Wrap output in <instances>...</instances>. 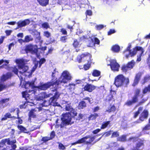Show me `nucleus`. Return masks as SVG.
Here are the masks:
<instances>
[{
	"label": "nucleus",
	"mask_w": 150,
	"mask_h": 150,
	"mask_svg": "<svg viewBox=\"0 0 150 150\" xmlns=\"http://www.w3.org/2000/svg\"><path fill=\"white\" fill-rule=\"evenodd\" d=\"M60 32L62 33V34L64 35H67V34L66 30L64 28H62L60 29Z\"/></svg>",
	"instance_id": "58"
},
{
	"label": "nucleus",
	"mask_w": 150,
	"mask_h": 150,
	"mask_svg": "<svg viewBox=\"0 0 150 150\" xmlns=\"http://www.w3.org/2000/svg\"><path fill=\"white\" fill-rule=\"evenodd\" d=\"M22 94L23 97L25 98L26 100V103H30V104H28L30 106H33L35 105L34 103L33 102L32 99H31L30 97V95L28 94L27 91L22 92Z\"/></svg>",
	"instance_id": "12"
},
{
	"label": "nucleus",
	"mask_w": 150,
	"mask_h": 150,
	"mask_svg": "<svg viewBox=\"0 0 150 150\" xmlns=\"http://www.w3.org/2000/svg\"><path fill=\"white\" fill-rule=\"evenodd\" d=\"M27 61L23 59H17L16 60V62L18 64L19 73L23 74L24 73L30 74V72L28 71L29 67L28 66L25 65V62Z\"/></svg>",
	"instance_id": "3"
},
{
	"label": "nucleus",
	"mask_w": 150,
	"mask_h": 150,
	"mask_svg": "<svg viewBox=\"0 0 150 150\" xmlns=\"http://www.w3.org/2000/svg\"><path fill=\"white\" fill-rule=\"evenodd\" d=\"M116 94V92L115 91H112V90H110V93L108 95L106 98V100H108L109 103L112 100L113 101L115 102V100L114 99L113 95H115Z\"/></svg>",
	"instance_id": "19"
},
{
	"label": "nucleus",
	"mask_w": 150,
	"mask_h": 150,
	"mask_svg": "<svg viewBox=\"0 0 150 150\" xmlns=\"http://www.w3.org/2000/svg\"><path fill=\"white\" fill-rule=\"evenodd\" d=\"M25 50L26 52H29L32 54L37 55L38 52V49L36 45L30 44L26 46Z\"/></svg>",
	"instance_id": "11"
},
{
	"label": "nucleus",
	"mask_w": 150,
	"mask_h": 150,
	"mask_svg": "<svg viewBox=\"0 0 150 150\" xmlns=\"http://www.w3.org/2000/svg\"><path fill=\"white\" fill-rule=\"evenodd\" d=\"M148 116L149 112L148 110L144 109L140 114L139 120L141 122H143L148 118Z\"/></svg>",
	"instance_id": "15"
},
{
	"label": "nucleus",
	"mask_w": 150,
	"mask_h": 150,
	"mask_svg": "<svg viewBox=\"0 0 150 150\" xmlns=\"http://www.w3.org/2000/svg\"><path fill=\"white\" fill-rule=\"evenodd\" d=\"M80 81L79 83L82 87V89L84 91L91 92L96 88V86L93 85L84 81Z\"/></svg>",
	"instance_id": "8"
},
{
	"label": "nucleus",
	"mask_w": 150,
	"mask_h": 150,
	"mask_svg": "<svg viewBox=\"0 0 150 150\" xmlns=\"http://www.w3.org/2000/svg\"><path fill=\"white\" fill-rule=\"evenodd\" d=\"M46 62V59L45 58H42L40 59L39 61V67H40L42 64L45 63Z\"/></svg>",
	"instance_id": "51"
},
{
	"label": "nucleus",
	"mask_w": 150,
	"mask_h": 150,
	"mask_svg": "<svg viewBox=\"0 0 150 150\" xmlns=\"http://www.w3.org/2000/svg\"><path fill=\"white\" fill-rule=\"evenodd\" d=\"M55 135V132L54 131H52L50 134V137H49L50 139H52L53 138H54Z\"/></svg>",
	"instance_id": "57"
},
{
	"label": "nucleus",
	"mask_w": 150,
	"mask_h": 150,
	"mask_svg": "<svg viewBox=\"0 0 150 150\" xmlns=\"http://www.w3.org/2000/svg\"><path fill=\"white\" fill-rule=\"evenodd\" d=\"M113 132V131L110 130L108 132H104L103 134L102 135V137H103V135L105 134V137H107L109 136L112 132Z\"/></svg>",
	"instance_id": "52"
},
{
	"label": "nucleus",
	"mask_w": 150,
	"mask_h": 150,
	"mask_svg": "<svg viewBox=\"0 0 150 150\" xmlns=\"http://www.w3.org/2000/svg\"><path fill=\"white\" fill-rule=\"evenodd\" d=\"M110 121H108L104 122L102 124L100 127L101 129H103L106 128L110 123Z\"/></svg>",
	"instance_id": "31"
},
{
	"label": "nucleus",
	"mask_w": 150,
	"mask_h": 150,
	"mask_svg": "<svg viewBox=\"0 0 150 150\" xmlns=\"http://www.w3.org/2000/svg\"><path fill=\"white\" fill-rule=\"evenodd\" d=\"M91 61L88 62L87 63L84 64L83 65V69L85 70H88L91 67Z\"/></svg>",
	"instance_id": "37"
},
{
	"label": "nucleus",
	"mask_w": 150,
	"mask_h": 150,
	"mask_svg": "<svg viewBox=\"0 0 150 150\" xmlns=\"http://www.w3.org/2000/svg\"><path fill=\"white\" fill-rule=\"evenodd\" d=\"M116 110L117 108L114 104L112 105L111 104H110L108 108V109L106 110V112L109 113H114L116 112Z\"/></svg>",
	"instance_id": "22"
},
{
	"label": "nucleus",
	"mask_w": 150,
	"mask_h": 150,
	"mask_svg": "<svg viewBox=\"0 0 150 150\" xmlns=\"http://www.w3.org/2000/svg\"><path fill=\"white\" fill-rule=\"evenodd\" d=\"M8 87L9 86H7L4 83H0V92L8 88Z\"/></svg>",
	"instance_id": "38"
},
{
	"label": "nucleus",
	"mask_w": 150,
	"mask_h": 150,
	"mask_svg": "<svg viewBox=\"0 0 150 150\" xmlns=\"http://www.w3.org/2000/svg\"><path fill=\"white\" fill-rule=\"evenodd\" d=\"M149 80H150V75L149 74L146 75L143 79V84H145Z\"/></svg>",
	"instance_id": "36"
},
{
	"label": "nucleus",
	"mask_w": 150,
	"mask_h": 150,
	"mask_svg": "<svg viewBox=\"0 0 150 150\" xmlns=\"http://www.w3.org/2000/svg\"><path fill=\"white\" fill-rule=\"evenodd\" d=\"M37 110L35 109H31L28 114V120L31 121L32 118H35L36 117V114L35 113Z\"/></svg>",
	"instance_id": "20"
},
{
	"label": "nucleus",
	"mask_w": 150,
	"mask_h": 150,
	"mask_svg": "<svg viewBox=\"0 0 150 150\" xmlns=\"http://www.w3.org/2000/svg\"><path fill=\"white\" fill-rule=\"evenodd\" d=\"M49 0H37L39 4L42 6H45L49 4Z\"/></svg>",
	"instance_id": "26"
},
{
	"label": "nucleus",
	"mask_w": 150,
	"mask_h": 150,
	"mask_svg": "<svg viewBox=\"0 0 150 150\" xmlns=\"http://www.w3.org/2000/svg\"><path fill=\"white\" fill-rule=\"evenodd\" d=\"M59 149L60 150H64L66 148L63 144L61 143H59L58 145Z\"/></svg>",
	"instance_id": "55"
},
{
	"label": "nucleus",
	"mask_w": 150,
	"mask_h": 150,
	"mask_svg": "<svg viewBox=\"0 0 150 150\" xmlns=\"http://www.w3.org/2000/svg\"><path fill=\"white\" fill-rule=\"evenodd\" d=\"M109 65L112 70L114 71H118L120 65L115 60L112 59L110 60Z\"/></svg>",
	"instance_id": "13"
},
{
	"label": "nucleus",
	"mask_w": 150,
	"mask_h": 150,
	"mask_svg": "<svg viewBox=\"0 0 150 150\" xmlns=\"http://www.w3.org/2000/svg\"><path fill=\"white\" fill-rule=\"evenodd\" d=\"M143 108L142 107H140L138 108L137 110L134 113L133 115V117L134 118H136L137 117L140 113V112L142 110Z\"/></svg>",
	"instance_id": "32"
},
{
	"label": "nucleus",
	"mask_w": 150,
	"mask_h": 150,
	"mask_svg": "<svg viewBox=\"0 0 150 150\" xmlns=\"http://www.w3.org/2000/svg\"><path fill=\"white\" fill-rule=\"evenodd\" d=\"M17 127L21 132L27 133L28 132L27 129L21 125H18L17 126Z\"/></svg>",
	"instance_id": "34"
},
{
	"label": "nucleus",
	"mask_w": 150,
	"mask_h": 150,
	"mask_svg": "<svg viewBox=\"0 0 150 150\" xmlns=\"http://www.w3.org/2000/svg\"><path fill=\"white\" fill-rule=\"evenodd\" d=\"M16 139L11 141L10 138L2 139L0 142V150H16Z\"/></svg>",
	"instance_id": "1"
},
{
	"label": "nucleus",
	"mask_w": 150,
	"mask_h": 150,
	"mask_svg": "<svg viewBox=\"0 0 150 150\" xmlns=\"http://www.w3.org/2000/svg\"><path fill=\"white\" fill-rule=\"evenodd\" d=\"M100 71L96 69L93 70L92 73V75L94 77H98L100 76Z\"/></svg>",
	"instance_id": "30"
},
{
	"label": "nucleus",
	"mask_w": 150,
	"mask_h": 150,
	"mask_svg": "<svg viewBox=\"0 0 150 150\" xmlns=\"http://www.w3.org/2000/svg\"><path fill=\"white\" fill-rule=\"evenodd\" d=\"M73 108L71 105V103H68L66 105L65 109L67 111H70Z\"/></svg>",
	"instance_id": "50"
},
{
	"label": "nucleus",
	"mask_w": 150,
	"mask_h": 150,
	"mask_svg": "<svg viewBox=\"0 0 150 150\" xmlns=\"http://www.w3.org/2000/svg\"><path fill=\"white\" fill-rule=\"evenodd\" d=\"M121 70L122 72L126 73L128 70H129V68L126 65H122L121 67Z\"/></svg>",
	"instance_id": "43"
},
{
	"label": "nucleus",
	"mask_w": 150,
	"mask_h": 150,
	"mask_svg": "<svg viewBox=\"0 0 150 150\" xmlns=\"http://www.w3.org/2000/svg\"><path fill=\"white\" fill-rule=\"evenodd\" d=\"M67 39V38L66 36H62L60 38V40L63 42H65L66 40Z\"/></svg>",
	"instance_id": "59"
},
{
	"label": "nucleus",
	"mask_w": 150,
	"mask_h": 150,
	"mask_svg": "<svg viewBox=\"0 0 150 150\" xmlns=\"http://www.w3.org/2000/svg\"><path fill=\"white\" fill-rule=\"evenodd\" d=\"M134 48L135 49V50H136V52L137 51H141V52L140 54H143L144 52V50L141 47L137 46L134 47Z\"/></svg>",
	"instance_id": "42"
},
{
	"label": "nucleus",
	"mask_w": 150,
	"mask_h": 150,
	"mask_svg": "<svg viewBox=\"0 0 150 150\" xmlns=\"http://www.w3.org/2000/svg\"><path fill=\"white\" fill-rule=\"evenodd\" d=\"M129 83V79L128 78H125L121 74L117 75L115 78L114 83L117 87L124 86L127 87Z\"/></svg>",
	"instance_id": "2"
},
{
	"label": "nucleus",
	"mask_w": 150,
	"mask_h": 150,
	"mask_svg": "<svg viewBox=\"0 0 150 150\" xmlns=\"http://www.w3.org/2000/svg\"><path fill=\"white\" fill-rule=\"evenodd\" d=\"M98 116V114L96 113H94L93 114H91L88 117V120H95Z\"/></svg>",
	"instance_id": "33"
},
{
	"label": "nucleus",
	"mask_w": 150,
	"mask_h": 150,
	"mask_svg": "<svg viewBox=\"0 0 150 150\" xmlns=\"http://www.w3.org/2000/svg\"><path fill=\"white\" fill-rule=\"evenodd\" d=\"M95 138V136L91 137L89 141H84V140L83 138L82 137L81 139L78 140L77 141L78 144L85 143L86 144L88 145L91 144V142L94 140Z\"/></svg>",
	"instance_id": "18"
},
{
	"label": "nucleus",
	"mask_w": 150,
	"mask_h": 150,
	"mask_svg": "<svg viewBox=\"0 0 150 150\" xmlns=\"http://www.w3.org/2000/svg\"><path fill=\"white\" fill-rule=\"evenodd\" d=\"M34 83L35 81H32L31 82L28 81L25 83L24 86L25 89H28L31 88L32 89L31 91L29 90V92H30L31 91H33V89H34V88H36V86H34Z\"/></svg>",
	"instance_id": "17"
},
{
	"label": "nucleus",
	"mask_w": 150,
	"mask_h": 150,
	"mask_svg": "<svg viewBox=\"0 0 150 150\" xmlns=\"http://www.w3.org/2000/svg\"><path fill=\"white\" fill-rule=\"evenodd\" d=\"M86 107V103L83 100L81 101L79 103L78 106V108L80 110L83 109Z\"/></svg>",
	"instance_id": "27"
},
{
	"label": "nucleus",
	"mask_w": 150,
	"mask_h": 150,
	"mask_svg": "<svg viewBox=\"0 0 150 150\" xmlns=\"http://www.w3.org/2000/svg\"><path fill=\"white\" fill-rule=\"evenodd\" d=\"M62 117L61 120L62 122L60 125L61 128L64 127L65 126L74 123V122L71 121L72 116L69 113H65L62 115Z\"/></svg>",
	"instance_id": "5"
},
{
	"label": "nucleus",
	"mask_w": 150,
	"mask_h": 150,
	"mask_svg": "<svg viewBox=\"0 0 150 150\" xmlns=\"http://www.w3.org/2000/svg\"><path fill=\"white\" fill-rule=\"evenodd\" d=\"M5 63L3 64L1 67H0L1 68H6L8 65V64L9 62V60H4L3 59H1L0 60V65L2 64L3 63Z\"/></svg>",
	"instance_id": "23"
},
{
	"label": "nucleus",
	"mask_w": 150,
	"mask_h": 150,
	"mask_svg": "<svg viewBox=\"0 0 150 150\" xmlns=\"http://www.w3.org/2000/svg\"><path fill=\"white\" fill-rule=\"evenodd\" d=\"M100 41L96 37H95L94 38V44H97L99 45L100 44Z\"/></svg>",
	"instance_id": "60"
},
{
	"label": "nucleus",
	"mask_w": 150,
	"mask_h": 150,
	"mask_svg": "<svg viewBox=\"0 0 150 150\" xmlns=\"http://www.w3.org/2000/svg\"><path fill=\"white\" fill-rule=\"evenodd\" d=\"M137 53L136 50H135L134 48L132 49V50H130L129 52V54L125 55V57L126 58H128L129 56L131 57H133Z\"/></svg>",
	"instance_id": "28"
},
{
	"label": "nucleus",
	"mask_w": 150,
	"mask_h": 150,
	"mask_svg": "<svg viewBox=\"0 0 150 150\" xmlns=\"http://www.w3.org/2000/svg\"><path fill=\"white\" fill-rule=\"evenodd\" d=\"M11 71L13 72L16 75H18V73L19 72L18 69L17 68L16 66H14L11 68Z\"/></svg>",
	"instance_id": "41"
},
{
	"label": "nucleus",
	"mask_w": 150,
	"mask_h": 150,
	"mask_svg": "<svg viewBox=\"0 0 150 150\" xmlns=\"http://www.w3.org/2000/svg\"><path fill=\"white\" fill-rule=\"evenodd\" d=\"M85 14L86 16H91L92 15V13L91 10H88L86 11Z\"/></svg>",
	"instance_id": "62"
},
{
	"label": "nucleus",
	"mask_w": 150,
	"mask_h": 150,
	"mask_svg": "<svg viewBox=\"0 0 150 150\" xmlns=\"http://www.w3.org/2000/svg\"><path fill=\"white\" fill-rule=\"evenodd\" d=\"M51 140L49 137H43L42 139V141H43L44 142H46L49 140Z\"/></svg>",
	"instance_id": "56"
},
{
	"label": "nucleus",
	"mask_w": 150,
	"mask_h": 150,
	"mask_svg": "<svg viewBox=\"0 0 150 150\" xmlns=\"http://www.w3.org/2000/svg\"><path fill=\"white\" fill-rule=\"evenodd\" d=\"M118 140L121 142H124L126 141V136L122 135L119 137Z\"/></svg>",
	"instance_id": "48"
},
{
	"label": "nucleus",
	"mask_w": 150,
	"mask_h": 150,
	"mask_svg": "<svg viewBox=\"0 0 150 150\" xmlns=\"http://www.w3.org/2000/svg\"><path fill=\"white\" fill-rule=\"evenodd\" d=\"M54 86V89L52 90L53 94L52 96L51 97L49 100L50 103H53L59 99L60 95V93L57 91V89L59 88V85L57 84H55Z\"/></svg>",
	"instance_id": "9"
},
{
	"label": "nucleus",
	"mask_w": 150,
	"mask_h": 150,
	"mask_svg": "<svg viewBox=\"0 0 150 150\" xmlns=\"http://www.w3.org/2000/svg\"><path fill=\"white\" fill-rule=\"evenodd\" d=\"M150 130V124H148L146 125L142 129V131H146Z\"/></svg>",
	"instance_id": "46"
},
{
	"label": "nucleus",
	"mask_w": 150,
	"mask_h": 150,
	"mask_svg": "<svg viewBox=\"0 0 150 150\" xmlns=\"http://www.w3.org/2000/svg\"><path fill=\"white\" fill-rule=\"evenodd\" d=\"M135 62L134 60H132L131 61L129 62L127 64L129 70H130L133 68L134 67Z\"/></svg>",
	"instance_id": "29"
},
{
	"label": "nucleus",
	"mask_w": 150,
	"mask_h": 150,
	"mask_svg": "<svg viewBox=\"0 0 150 150\" xmlns=\"http://www.w3.org/2000/svg\"><path fill=\"white\" fill-rule=\"evenodd\" d=\"M54 72H52V77H53L55 81H57L58 84L57 85H59L62 83H67V82L71 79L72 77L70 74H69V72L67 71H64L62 73V79L61 81L58 79L57 78L54 77Z\"/></svg>",
	"instance_id": "4"
},
{
	"label": "nucleus",
	"mask_w": 150,
	"mask_h": 150,
	"mask_svg": "<svg viewBox=\"0 0 150 150\" xmlns=\"http://www.w3.org/2000/svg\"><path fill=\"white\" fill-rule=\"evenodd\" d=\"M38 63H35L34 64V66L33 67L32 69L31 70V72L30 73V74H28V75L29 76L30 75H31L33 72H34L36 69L38 67Z\"/></svg>",
	"instance_id": "44"
},
{
	"label": "nucleus",
	"mask_w": 150,
	"mask_h": 150,
	"mask_svg": "<svg viewBox=\"0 0 150 150\" xmlns=\"http://www.w3.org/2000/svg\"><path fill=\"white\" fill-rule=\"evenodd\" d=\"M19 111L18 110L17 112V117H16V119H18V122L19 124H21L22 123L23 121L22 120L21 118L20 117H19Z\"/></svg>",
	"instance_id": "45"
},
{
	"label": "nucleus",
	"mask_w": 150,
	"mask_h": 150,
	"mask_svg": "<svg viewBox=\"0 0 150 150\" xmlns=\"http://www.w3.org/2000/svg\"><path fill=\"white\" fill-rule=\"evenodd\" d=\"M33 40V38L31 37V35H26L25 36L24 38V42H28L30 41H32Z\"/></svg>",
	"instance_id": "40"
},
{
	"label": "nucleus",
	"mask_w": 150,
	"mask_h": 150,
	"mask_svg": "<svg viewBox=\"0 0 150 150\" xmlns=\"http://www.w3.org/2000/svg\"><path fill=\"white\" fill-rule=\"evenodd\" d=\"M70 111V112L71 113H72V116H73L74 117L77 115V113L76 110H75V109L73 108Z\"/></svg>",
	"instance_id": "53"
},
{
	"label": "nucleus",
	"mask_w": 150,
	"mask_h": 150,
	"mask_svg": "<svg viewBox=\"0 0 150 150\" xmlns=\"http://www.w3.org/2000/svg\"><path fill=\"white\" fill-rule=\"evenodd\" d=\"M42 26L43 28H45L46 29L49 28V26L48 23L46 22L42 24Z\"/></svg>",
	"instance_id": "63"
},
{
	"label": "nucleus",
	"mask_w": 150,
	"mask_h": 150,
	"mask_svg": "<svg viewBox=\"0 0 150 150\" xmlns=\"http://www.w3.org/2000/svg\"><path fill=\"white\" fill-rule=\"evenodd\" d=\"M43 35L44 36L47 38H49L51 35V33L48 31H45L43 33Z\"/></svg>",
	"instance_id": "54"
},
{
	"label": "nucleus",
	"mask_w": 150,
	"mask_h": 150,
	"mask_svg": "<svg viewBox=\"0 0 150 150\" xmlns=\"http://www.w3.org/2000/svg\"><path fill=\"white\" fill-rule=\"evenodd\" d=\"M148 92H150V83L142 90V93L143 94H145Z\"/></svg>",
	"instance_id": "35"
},
{
	"label": "nucleus",
	"mask_w": 150,
	"mask_h": 150,
	"mask_svg": "<svg viewBox=\"0 0 150 150\" xmlns=\"http://www.w3.org/2000/svg\"><path fill=\"white\" fill-rule=\"evenodd\" d=\"M91 55L88 52H86L78 56L77 58V61L79 63L81 62L82 61L88 62L91 61Z\"/></svg>",
	"instance_id": "10"
},
{
	"label": "nucleus",
	"mask_w": 150,
	"mask_h": 150,
	"mask_svg": "<svg viewBox=\"0 0 150 150\" xmlns=\"http://www.w3.org/2000/svg\"><path fill=\"white\" fill-rule=\"evenodd\" d=\"M144 146L143 141L141 140L140 141L137 143L135 146H133V148L131 149L130 150H139L140 148Z\"/></svg>",
	"instance_id": "21"
},
{
	"label": "nucleus",
	"mask_w": 150,
	"mask_h": 150,
	"mask_svg": "<svg viewBox=\"0 0 150 150\" xmlns=\"http://www.w3.org/2000/svg\"><path fill=\"white\" fill-rule=\"evenodd\" d=\"M111 50L114 52L117 53L120 51V47L118 45H115L112 46Z\"/></svg>",
	"instance_id": "25"
},
{
	"label": "nucleus",
	"mask_w": 150,
	"mask_h": 150,
	"mask_svg": "<svg viewBox=\"0 0 150 150\" xmlns=\"http://www.w3.org/2000/svg\"><path fill=\"white\" fill-rule=\"evenodd\" d=\"M141 93V90L139 88H137L135 90L134 95L132 97L131 100H128L125 103V105L127 106H130L135 104L138 101V97Z\"/></svg>",
	"instance_id": "7"
},
{
	"label": "nucleus",
	"mask_w": 150,
	"mask_h": 150,
	"mask_svg": "<svg viewBox=\"0 0 150 150\" xmlns=\"http://www.w3.org/2000/svg\"><path fill=\"white\" fill-rule=\"evenodd\" d=\"M97 30H100L102 29L104 27V25H97L96 26Z\"/></svg>",
	"instance_id": "61"
},
{
	"label": "nucleus",
	"mask_w": 150,
	"mask_h": 150,
	"mask_svg": "<svg viewBox=\"0 0 150 150\" xmlns=\"http://www.w3.org/2000/svg\"><path fill=\"white\" fill-rule=\"evenodd\" d=\"M79 45V42L78 41V40L76 39H74V42L72 44V45L73 46V47L74 48H76L78 47Z\"/></svg>",
	"instance_id": "47"
},
{
	"label": "nucleus",
	"mask_w": 150,
	"mask_h": 150,
	"mask_svg": "<svg viewBox=\"0 0 150 150\" xmlns=\"http://www.w3.org/2000/svg\"><path fill=\"white\" fill-rule=\"evenodd\" d=\"M54 79L52 77L50 81L47 82L45 83L42 84L40 83V85L36 86V88L39 90L45 91L49 88L51 86L54 87L55 84H58L57 81H55Z\"/></svg>",
	"instance_id": "6"
},
{
	"label": "nucleus",
	"mask_w": 150,
	"mask_h": 150,
	"mask_svg": "<svg viewBox=\"0 0 150 150\" xmlns=\"http://www.w3.org/2000/svg\"><path fill=\"white\" fill-rule=\"evenodd\" d=\"M142 73L141 72H139L136 74L134 79L132 86H135L139 83L142 76Z\"/></svg>",
	"instance_id": "16"
},
{
	"label": "nucleus",
	"mask_w": 150,
	"mask_h": 150,
	"mask_svg": "<svg viewBox=\"0 0 150 150\" xmlns=\"http://www.w3.org/2000/svg\"><path fill=\"white\" fill-rule=\"evenodd\" d=\"M119 135V132L117 131L114 132H112L111 137V138L116 137H118Z\"/></svg>",
	"instance_id": "49"
},
{
	"label": "nucleus",
	"mask_w": 150,
	"mask_h": 150,
	"mask_svg": "<svg viewBox=\"0 0 150 150\" xmlns=\"http://www.w3.org/2000/svg\"><path fill=\"white\" fill-rule=\"evenodd\" d=\"M8 118H13L14 119H16V117L12 116L11 114L9 112L6 113L4 115V117H2L1 119V120L4 121L6 120Z\"/></svg>",
	"instance_id": "24"
},
{
	"label": "nucleus",
	"mask_w": 150,
	"mask_h": 150,
	"mask_svg": "<svg viewBox=\"0 0 150 150\" xmlns=\"http://www.w3.org/2000/svg\"><path fill=\"white\" fill-rule=\"evenodd\" d=\"M116 32V31L114 29H110L109 31L108 32V35H110L111 34L114 33Z\"/></svg>",
	"instance_id": "64"
},
{
	"label": "nucleus",
	"mask_w": 150,
	"mask_h": 150,
	"mask_svg": "<svg viewBox=\"0 0 150 150\" xmlns=\"http://www.w3.org/2000/svg\"><path fill=\"white\" fill-rule=\"evenodd\" d=\"M9 98L2 99L0 100V104L3 105L4 104L7 103L9 101Z\"/></svg>",
	"instance_id": "39"
},
{
	"label": "nucleus",
	"mask_w": 150,
	"mask_h": 150,
	"mask_svg": "<svg viewBox=\"0 0 150 150\" xmlns=\"http://www.w3.org/2000/svg\"><path fill=\"white\" fill-rule=\"evenodd\" d=\"M30 22L28 19H25L23 21H19L17 23V26L16 29L24 27L30 23Z\"/></svg>",
	"instance_id": "14"
}]
</instances>
